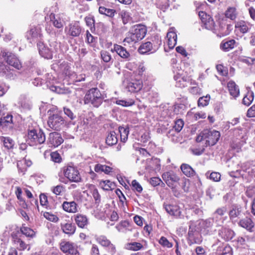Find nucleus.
Listing matches in <instances>:
<instances>
[{
	"label": "nucleus",
	"instance_id": "1",
	"mask_svg": "<svg viewBox=\"0 0 255 255\" xmlns=\"http://www.w3.org/2000/svg\"><path fill=\"white\" fill-rule=\"evenodd\" d=\"M104 97L100 90L96 88L90 89L85 95L84 99L85 104H91L95 107H99L103 102Z\"/></svg>",
	"mask_w": 255,
	"mask_h": 255
},
{
	"label": "nucleus",
	"instance_id": "2",
	"mask_svg": "<svg viewBox=\"0 0 255 255\" xmlns=\"http://www.w3.org/2000/svg\"><path fill=\"white\" fill-rule=\"evenodd\" d=\"M146 33V27L143 25H136L133 32L124 40V45L135 43L144 37Z\"/></svg>",
	"mask_w": 255,
	"mask_h": 255
},
{
	"label": "nucleus",
	"instance_id": "3",
	"mask_svg": "<svg viewBox=\"0 0 255 255\" xmlns=\"http://www.w3.org/2000/svg\"><path fill=\"white\" fill-rule=\"evenodd\" d=\"M45 141V135L41 130L32 129L27 133V141L31 146L41 144Z\"/></svg>",
	"mask_w": 255,
	"mask_h": 255
},
{
	"label": "nucleus",
	"instance_id": "4",
	"mask_svg": "<svg viewBox=\"0 0 255 255\" xmlns=\"http://www.w3.org/2000/svg\"><path fill=\"white\" fill-rule=\"evenodd\" d=\"M47 124L48 127L53 130H59L65 125L64 118L58 114H50Z\"/></svg>",
	"mask_w": 255,
	"mask_h": 255
},
{
	"label": "nucleus",
	"instance_id": "5",
	"mask_svg": "<svg viewBox=\"0 0 255 255\" xmlns=\"http://www.w3.org/2000/svg\"><path fill=\"white\" fill-rule=\"evenodd\" d=\"M63 172L64 176L70 181L79 182L81 181V177L76 167L72 166L64 167Z\"/></svg>",
	"mask_w": 255,
	"mask_h": 255
},
{
	"label": "nucleus",
	"instance_id": "6",
	"mask_svg": "<svg viewBox=\"0 0 255 255\" xmlns=\"http://www.w3.org/2000/svg\"><path fill=\"white\" fill-rule=\"evenodd\" d=\"M220 133L216 130H204L203 137L206 139V143L209 146L215 145L220 137Z\"/></svg>",
	"mask_w": 255,
	"mask_h": 255
},
{
	"label": "nucleus",
	"instance_id": "7",
	"mask_svg": "<svg viewBox=\"0 0 255 255\" xmlns=\"http://www.w3.org/2000/svg\"><path fill=\"white\" fill-rule=\"evenodd\" d=\"M63 141V139L59 133L53 132L49 134L47 143L49 147H55L62 143Z\"/></svg>",
	"mask_w": 255,
	"mask_h": 255
},
{
	"label": "nucleus",
	"instance_id": "8",
	"mask_svg": "<svg viewBox=\"0 0 255 255\" xmlns=\"http://www.w3.org/2000/svg\"><path fill=\"white\" fill-rule=\"evenodd\" d=\"M81 28L78 22H72L65 28L66 34L72 37L78 36L81 33Z\"/></svg>",
	"mask_w": 255,
	"mask_h": 255
},
{
	"label": "nucleus",
	"instance_id": "9",
	"mask_svg": "<svg viewBox=\"0 0 255 255\" xmlns=\"http://www.w3.org/2000/svg\"><path fill=\"white\" fill-rule=\"evenodd\" d=\"M160 47V41L158 40L157 42L153 46L151 42L148 41L141 44L138 48V51L141 54H145L147 52H151L153 53L155 52Z\"/></svg>",
	"mask_w": 255,
	"mask_h": 255
},
{
	"label": "nucleus",
	"instance_id": "10",
	"mask_svg": "<svg viewBox=\"0 0 255 255\" xmlns=\"http://www.w3.org/2000/svg\"><path fill=\"white\" fill-rule=\"evenodd\" d=\"M61 250L69 255H76L78 253L77 246L72 243L65 241H62L60 244Z\"/></svg>",
	"mask_w": 255,
	"mask_h": 255
},
{
	"label": "nucleus",
	"instance_id": "11",
	"mask_svg": "<svg viewBox=\"0 0 255 255\" xmlns=\"http://www.w3.org/2000/svg\"><path fill=\"white\" fill-rule=\"evenodd\" d=\"M188 239L190 244H199L202 241V237L200 233L196 230H193L191 227L189 229Z\"/></svg>",
	"mask_w": 255,
	"mask_h": 255
},
{
	"label": "nucleus",
	"instance_id": "12",
	"mask_svg": "<svg viewBox=\"0 0 255 255\" xmlns=\"http://www.w3.org/2000/svg\"><path fill=\"white\" fill-rule=\"evenodd\" d=\"M163 179L168 186H171L173 183L177 182L180 178L172 171L166 172L162 174Z\"/></svg>",
	"mask_w": 255,
	"mask_h": 255
},
{
	"label": "nucleus",
	"instance_id": "13",
	"mask_svg": "<svg viewBox=\"0 0 255 255\" xmlns=\"http://www.w3.org/2000/svg\"><path fill=\"white\" fill-rule=\"evenodd\" d=\"M4 56L6 57L7 64L18 70L21 69L22 67L21 64L15 55L11 53L9 54L5 53Z\"/></svg>",
	"mask_w": 255,
	"mask_h": 255
},
{
	"label": "nucleus",
	"instance_id": "14",
	"mask_svg": "<svg viewBox=\"0 0 255 255\" xmlns=\"http://www.w3.org/2000/svg\"><path fill=\"white\" fill-rule=\"evenodd\" d=\"M166 37L167 39V45L169 49H172L176 44L177 35L174 31L173 28H170L169 31L167 33Z\"/></svg>",
	"mask_w": 255,
	"mask_h": 255
},
{
	"label": "nucleus",
	"instance_id": "15",
	"mask_svg": "<svg viewBox=\"0 0 255 255\" xmlns=\"http://www.w3.org/2000/svg\"><path fill=\"white\" fill-rule=\"evenodd\" d=\"M37 46L39 50L40 55L46 59L52 58V51L42 42H39L37 44Z\"/></svg>",
	"mask_w": 255,
	"mask_h": 255
},
{
	"label": "nucleus",
	"instance_id": "16",
	"mask_svg": "<svg viewBox=\"0 0 255 255\" xmlns=\"http://www.w3.org/2000/svg\"><path fill=\"white\" fill-rule=\"evenodd\" d=\"M112 51H115L121 58L126 60H128L130 57V54L127 49L118 44H114V48L112 49Z\"/></svg>",
	"mask_w": 255,
	"mask_h": 255
},
{
	"label": "nucleus",
	"instance_id": "17",
	"mask_svg": "<svg viewBox=\"0 0 255 255\" xmlns=\"http://www.w3.org/2000/svg\"><path fill=\"white\" fill-rule=\"evenodd\" d=\"M235 27L241 33L245 34L249 31L251 28L252 25L245 21L241 20L236 22Z\"/></svg>",
	"mask_w": 255,
	"mask_h": 255
},
{
	"label": "nucleus",
	"instance_id": "18",
	"mask_svg": "<svg viewBox=\"0 0 255 255\" xmlns=\"http://www.w3.org/2000/svg\"><path fill=\"white\" fill-rule=\"evenodd\" d=\"M50 21L52 22L54 26L57 28H62L64 26V21L59 15H55L51 13L49 15Z\"/></svg>",
	"mask_w": 255,
	"mask_h": 255
},
{
	"label": "nucleus",
	"instance_id": "19",
	"mask_svg": "<svg viewBox=\"0 0 255 255\" xmlns=\"http://www.w3.org/2000/svg\"><path fill=\"white\" fill-rule=\"evenodd\" d=\"M142 87L141 81L133 80L128 83L127 88L131 92H136L140 91Z\"/></svg>",
	"mask_w": 255,
	"mask_h": 255
},
{
	"label": "nucleus",
	"instance_id": "20",
	"mask_svg": "<svg viewBox=\"0 0 255 255\" xmlns=\"http://www.w3.org/2000/svg\"><path fill=\"white\" fill-rule=\"evenodd\" d=\"M219 235L224 240L229 241L233 238L234 233L232 230L229 229L222 227L221 229L219 231Z\"/></svg>",
	"mask_w": 255,
	"mask_h": 255
},
{
	"label": "nucleus",
	"instance_id": "21",
	"mask_svg": "<svg viewBox=\"0 0 255 255\" xmlns=\"http://www.w3.org/2000/svg\"><path fill=\"white\" fill-rule=\"evenodd\" d=\"M227 87L232 97L236 98L239 95V88L234 81H229L227 84Z\"/></svg>",
	"mask_w": 255,
	"mask_h": 255
},
{
	"label": "nucleus",
	"instance_id": "22",
	"mask_svg": "<svg viewBox=\"0 0 255 255\" xmlns=\"http://www.w3.org/2000/svg\"><path fill=\"white\" fill-rule=\"evenodd\" d=\"M166 212L172 216L178 217L180 216L181 211L177 205H166L165 206Z\"/></svg>",
	"mask_w": 255,
	"mask_h": 255
},
{
	"label": "nucleus",
	"instance_id": "23",
	"mask_svg": "<svg viewBox=\"0 0 255 255\" xmlns=\"http://www.w3.org/2000/svg\"><path fill=\"white\" fill-rule=\"evenodd\" d=\"M64 211L69 213H76L77 212V204L74 201H64L62 204Z\"/></svg>",
	"mask_w": 255,
	"mask_h": 255
},
{
	"label": "nucleus",
	"instance_id": "24",
	"mask_svg": "<svg viewBox=\"0 0 255 255\" xmlns=\"http://www.w3.org/2000/svg\"><path fill=\"white\" fill-rule=\"evenodd\" d=\"M74 217L75 222L79 227L83 228L88 225V220L85 215L78 214Z\"/></svg>",
	"mask_w": 255,
	"mask_h": 255
},
{
	"label": "nucleus",
	"instance_id": "25",
	"mask_svg": "<svg viewBox=\"0 0 255 255\" xmlns=\"http://www.w3.org/2000/svg\"><path fill=\"white\" fill-rule=\"evenodd\" d=\"M242 208L240 206H234L230 211L229 215L230 219L232 221H236L237 218H239L242 215Z\"/></svg>",
	"mask_w": 255,
	"mask_h": 255
},
{
	"label": "nucleus",
	"instance_id": "26",
	"mask_svg": "<svg viewBox=\"0 0 255 255\" xmlns=\"http://www.w3.org/2000/svg\"><path fill=\"white\" fill-rule=\"evenodd\" d=\"M61 227L63 232L69 235L74 234L76 231V226L72 223L61 224Z\"/></svg>",
	"mask_w": 255,
	"mask_h": 255
},
{
	"label": "nucleus",
	"instance_id": "27",
	"mask_svg": "<svg viewBox=\"0 0 255 255\" xmlns=\"http://www.w3.org/2000/svg\"><path fill=\"white\" fill-rule=\"evenodd\" d=\"M236 41L234 39L223 41L220 44V48L224 51H229L234 48Z\"/></svg>",
	"mask_w": 255,
	"mask_h": 255
},
{
	"label": "nucleus",
	"instance_id": "28",
	"mask_svg": "<svg viewBox=\"0 0 255 255\" xmlns=\"http://www.w3.org/2000/svg\"><path fill=\"white\" fill-rule=\"evenodd\" d=\"M239 225L249 231H251L254 227V224L250 218H246L240 221Z\"/></svg>",
	"mask_w": 255,
	"mask_h": 255
},
{
	"label": "nucleus",
	"instance_id": "29",
	"mask_svg": "<svg viewBox=\"0 0 255 255\" xmlns=\"http://www.w3.org/2000/svg\"><path fill=\"white\" fill-rule=\"evenodd\" d=\"M118 140L117 133L114 131H111L107 135L106 142L108 145L112 146L116 144Z\"/></svg>",
	"mask_w": 255,
	"mask_h": 255
},
{
	"label": "nucleus",
	"instance_id": "30",
	"mask_svg": "<svg viewBox=\"0 0 255 255\" xmlns=\"http://www.w3.org/2000/svg\"><path fill=\"white\" fill-rule=\"evenodd\" d=\"M182 172L187 177L193 176L195 172L193 169L187 164H182L180 166Z\"/></svg>",
	"mask_w": 255,
	"mask_h": 255
},
{
	"label": "nucleus",
	"instance_id": "31",
	"mask_svg": "<svg viewBox=\"0 0 255 255\" xmlns=\"http://www.w3.org/2000/svg\"><path fill=\"white\" fill-rule=\"evenodd\" d=\"M238 15L237 9L235 7H229L225 11V16L231 20L235 19Z\"/></svg>",
	"mask_w": 255,
	"mask_h": 255
},
{
	"label": "nucleus",
	"instance_id": "32",
	"mask_svg": "<svg viewBox=\"0 0 255 255\" xmlns=\"http://www.w3.org/2000/svg\"><path fill=\"white\" fill-rule=\"evenodd\" d=\"M95 171L97 172H103L106 174H109L112 171V168L106 165L98 164L95 166Z\"/></svg>",
	"mask_w": 255,
	"mask_h": 255
},
{
	"label": "nucleus",
	"instance_id": "33",
	"mask_svg": "<svg viewBox=\"0 0 255 255\" xmlns=\"http://www.w3.org/2000/svg\"><path fill=\"white\" fill-rule=\"evenodd\" d=\"M148 165L146 167V169L150 170H155L159 167V164H158V160L156 159H149L146 161Z\"/></svg>",
	"mask_w": 255,
	"mask_h": 255
},
{
	"label": "nucleus",
	"instance_id": "34",
	"mask_svg": "<svg viewBox=\"0 0 255 255\" xmlns=\"http://www.w3.org/2000/svg\"><path fill=\"white\" fill-rule=\"evenodd\" d=\"M1 140L3 142V145L7 149H12L15 145L14 140L9 137H2Z\"/></svg>",
	"mask_w": 255,
	"mask_h": 255
},
{
	"label": "nucleus",
	"instance_id": "35",
	"mask_svg": "<svg viewBox=\"0 0 255 255\" xmlns=\"http://www.w3.org/2000/svg\"><path fill=\"white\" fill-rule=\"evenodd\" d=\"M99 11L101 14H105L108 16L113 17L116 13V10L113 9L107 8L104 6H100Z\"/></svg>",
	"mask_w": 255,
	"mask_h": 255
},
{
	"label": "nucleus",
	"instance_id": "36",
	"mask_svg": "<svg viewBox=\"0 0 255 255\" xmlns=\"http://www.w3.org/2000/svg\"><path fill=\"white\" fill-rule=\"evenodd\" d=\"M15 193L16 195L17 199L20 202V204L22 206V207L24 208H27V205L26 203L25 200L21 197L22 190L19 187H16V190L15 191Z\"/></svg>",
	"mask_w": 255,
	"mask_h": 255
},
{
	"label": "nucleus",
	"instance_id": "37",
	"mask_svg": "<svg viewBox=\"0 0 255 255\" xmlns=\"http://www.w3.org/2000/svg\"><path fill=\"white\" fill-rule=\"evenodd\" d=\"M119 132L120 133L121 141L125 142L127 139L129 133V129L128 128L120 127Z\"/></svg>",
	"mask_w": 255,
	"mask_h": 255
},
{
	"label": "nucleus",
	"instance_id": "38",
	"mask_svg": "<svg viewBox=\"0 0 255 255\" xmlns=\"http://www.w3.org/2000/svg\"><path fill=\"white\" fill-rule=\"evenodd\" d=\"M217 252L220 254L219 255H232V249L230 246L219 247Z\"/></svg>",
	"mask_w": 255,
	"mask_h": 255
},
{
	"label": "nucleus",
	"instance_id": "39",
	"mask_svg": "<svg viewBox=\"0 0 255 255\" xmlns=\"http://www.w3.org/2000/svg\"><path fill=\"white\" fill-rule=\"evenodd\" d=\"M96 239L99 244L105 247H107L111 243V241L104 236L97 237Z\"/></svg>",
	"mask_w": 255,
	"mask_h": 255
},
{
	"label": "nucleus",
	"instance_id": "40",
	"mask_svg": "<svg viewBox=\"0 0 255 255\" xmlns=\"http://www.w3.org/2000/svg\"><path fill=\"white\" fill-rule=\"evenodd\" d=\"M99 184L100 186L104 190H111L114 186V185L110 180H101Z\"/></svg>",
	"mask_w": 255,
	"mask_h": 255
},
{
	"label": "nucleus",
	"instance_id": "41",
	"mask_svg": "<svg viewBox=\"0 0 255 255\" xmlns=\"http://www.w3.org/2000/svg\"><path fill=\"white\" fill-rule=\"evenodd\" d=\"M142 245L139 243H128L126 245V249L134 251H138L142 248Z\"/></svg>",
	"mask_w": 255,
	"mask_h": 255
},
{
	"label": "nucleus",
	"instance_id": "42",
	"mask_svg": "<svg viewBox=\"0 0 255 255\" xmlns=\"http://www.w3.org/2000/svg\"><path fill=\"white\" fill-rule=\"evenodd\" d=\"M12 123V116L10 115H7L6 116L1 118L0 120V125L1 126H7Z\"/></svg>",
	"mask_w": 255,
	"mask_h": 255
},
{
	"label": "nucleus",
	"instance_id": "43",
	"mask_svg": "<svg viewBox=\"0 0 255 255\" xmlns=\"http://www.w3.org/2000/svg\"><path fill=\"white\" fill-rule=\"evenodd\" d=\"M210 99V96L209 95L206 96L200 97L198 101V104L199 106L205 107L208 105Z\"/></svg>",
	"mask_w": 255,
	"mask_h": 255
},
{
	"label": "nucleus",
	"instance_id": "44",
	"mask_svg": "<svg viewBox=\"0 0 255 255\" xmlns=\"http://www.w3.org/2000/svg\"><path fill=\"white\" fill-rule=\"evenodd\" d=\"M213 220L208 219L206 220H202L200 222V225L201 228L207 229L210 228L213 225Z\"/></svg>",
	"mask_w": 255,
	"mask_h": 255
},
{
	"label": "nucleus",
	"instance_id": "45",
	"mask_svg": "<svg viewBox=\"0 0 255 255\" xmlns=\"http://www.w3.org/2000/svg\"><path fill=\"white\" fill-rule=\"evenodd\" d=\"M160 245L162 247L167 248H171L173 246V244L170 243L166 238L162 236L161 237L158 241Z\"/></svg>",
	"mask_w": 255,
	"mask_h": 255
},
{
	"label": "nucleus",
	"instance_id": "46",
	"mask_svg": "<svg viewBox=\"0 0 255 255\" xmlns=\"http://www.w3.org/2000/svg\"><path fill=\"white\" fill-rule=\"evenodd\" d=\"M43 216L47 220H48L51 222H54V223L57 222L59 220V218L57 216L53 215L52 214H51L49 212H44Z\"/></svg>",
	"mask_w": 255,
	"mask_h": 255
},
{
	"label": "nucleus",
	"instance_id": "47",
	"mask_svg": "<svg viewBox=\"0 0 255 255\" xmlns=\"http://www.w3.org/2000/svg\"><path fill=\"white\" fill-rule=\"evenodd\" d=\"M254 100L253 93H248L243 99V103L247 106H249Z\"/></svg>",
	"mask_w": 255,
	"mask_h": 255
},
{
	"label": "nucleus",
	"instance_id": "48",
	"mask_svg": "<svg viewBox=\"0 0 255 255\" xmlns=\"http://www.w3.org/2000/svg\"><path fill=\"white\" fill-rule=\"evenodd\" d=\"M21 233L27 237H33L34 235V232L30 228L22 226L20 229Z\"/></svg>",
	"mask_w": 255,
	"mask_h": 255
},
{
	"label": "nucleus",
	"instance_id": "49",
	"mask_svg": "<svg viewBox=\"0 0 255 255\" xmlns=\"http://www.w3.org/2000/svg\"><path fill=\"white\" fill-rule=\"evenodd\" d=\"M52 192L56 195H59L65 191V187L62 185H58L51 188Z\"/></svg>",
	"mask_w": 255,
	"mask_h": 255
},
{
	"label": "nucleus",
	"instance_id": "50",
	"mask_svg": "<svg viewBox=\"0 0 255 255\" xmlns=\"http://www.w3.org/2000/svg\"><path fill=\"white\" fill-rule=\"evenodd\" d=\"M10 72L9 67L3 63H0V75L2 76L7 75Z\"/></svg>",
	"mask_w": 255,
	"mask_h": 255
},
{
	"label": "nucleus",
	"instance_id": "51",
	"mask_svg": "<svg viewBox=\"0 0 255 255\" xmlns=\"http://www.w3.org/2000/svg\"><path fill=\"white\" fill-rule=\"evenodd\" d=\"M101 56L103 60L105 62H109L111 60V55L107 51L102 50L101 52Z\"/></svg>",
	"mask_w": 255,
	"mask_h": 255
},
{
	"label": "nucleus",
	"instance_id": "52",
	"mask_svg": "<svg viewBox=\"0 0 255 255\" xmlns=\"http://www.w3.org/2000/svg\"><path fill=\"white\" fill-rule=\"evenodd\" d=\"M228 25H221L219 28V32L221 36H224L230 33Z\"/></svg>",
	"mask_w": 255,
	"mask_h": 255
},
{
	"label": "nucleus",
	"instance_id": "53",
	"mask_svg": "<svg viewBox=\"0 0 255 255\" xmlns=\"http://www.w3.org/2000/svg\"><path fill=\"white\" fill-rule=\"evenodd\" d=\"M174 78L175 80L176 81V86L180 88L184 87L185 86V81L183 78L180 77L178 76H174Z\"/></svg>",
	"mask_w": 255,
	"mask_h": 255
},
{
	"label": "nucleus",
	"instance_id": "54",
	"mask_svg": "<svg viewBox=\"0 0 255 255\" xmlns=\"http://www.w3.org/2000/svg\"><path fill=\"white\" fill-rule=\"evenodd\" d=\"M116 103L117 105H121L124 107H128L134 104V102L130 100L129 101H125V100H117Z\"/></svg>",
	"mask_w": 255,
	"mask_h": 255
},
{
	"label": "nucleus",
	"instance_id": "55",
	"mask_svg": "<svg viewBox=\"0 0 255 255\" xmlns=\"http://www.w3.org/2000/svg\"><path fill=\"white\" fill-rule=\"evenodd\" d=\"M183 126L184 122L183 120L178 119L176 121L174 128L176 131L179 132L182 129Z\"/></svg>",
	"mask_w": 255,
	"mask_h": 255
},
{
	"label": "nucleus",
	"instance_id": "56",
	"mask_svg": "<svg viewBox=\"0 0 255 255\" xmlns=\"http://www.w3.org/2000/svg\"><path fill=\"white\" fill-rule=\"evenodd\" d=\"M51 90L58 94H63L68 93V90L61 88L58 86H52Z\"/></svg>",
	"mask_w": 255,
	"mask_h": 255
},
{
	"label": "nucleus",
	"instance_id": "57",
	"mask_svg": "<svg viewBox=\"0 0 255 255\" xmlns=\"http://www.w3.org/2000/svg\"><path fill=\"white\" fill-rule=\"evenodd\" d=\"M51 160L54 162L59 163L61 162V158L57 152H52L50 154Z\"/></svg>",
	"mask_w": 255,
	"mask_h": 255
},
{
	"label": "nucleus",
	"instance_id": "58",
	"mask_svg": "<svg viewBox=\"0 0 255 255\" xmlns=\"http://www.w3.org/2000/svg\"><path fill=\"white\" fill-rule=\"evenodd\" d=\"M40 203L42 206L46 208L48 207V201L47 196L44 194H41L39 196Z\"/></svg>",
	"mask_w": 255,
	"mask_h": 255
},
{
	"label": "nucleus",
	"instance_id": "59",
	"mask_svg": "<svg viewBox=\"0 0 255 255\" xmlns=\"http://www.w3.org/2000/svg\"><path fill=\"white\" fill-rule=\"evenodd\" d=\"M92 194L94 199H95L96 204H99L101 201V196L97 189H94L92 191Z\"/></svg>",
	"mask_w": 255,
	"mask_h": 255
},
{
	"label": "nucleus",
	"instance_id": "60",
	"mask_svg": "<svg viewBox=\"0 0 255 255\" xmlns=\"http://www.w3.org/2000/svg\"><path fill=\"white\" fill-rule=\"evenodd\" d=\"M133 190H136L138 193H141L142 191V188L140 184L135 180H133L131 182Z\"/></svg>",
	"mask_w": 255,
	"mask_h": 255
},
{
	"label": "nucleus",
	"instance_id": "61",
	"mask_svg": "<svg viewBox=\"0 0 255 255\" xmlns=\"http://www.w3.org/2000/svg\"><path fill=\"white\" fill-rule=\"evenodd\" d=\"M63 111L65 114L70 120H73L75 118V116L70 109L66 107L63 108Z\"/></svg>",
	"mask_w": 255,
	"mask_h": 255
},
{
	"label": "nucleus",
	"instance_id": "62",
	"mask_svg": "<svg viewBox=\"0 0 255 255\" xmlns=\"http://www.w3.org/2000/svg\"><path fill=\"white\" fill-rule=\"evenodd\" d=\"M14 243L17 245H19V250H24L25 249H26V248H27V245L23 241H22L21 239H19V238L16 239L14 240Z\"/></svg>",
	"mask_w": 255,
	"mask_h": 255
},
{
	"label": "nucleus",
	"instance_id": "63",
	"mask_svg": "<svg viewBox=\"0 0 255 255\" xmlns=\"http://www.w3.org/2000/svg\"><path fill=\"white\" fill-rule=\"evenodd\" d=\"M209 178L213 181L218 182L220 180L221 175L218 172H213L210 174Z\"/></svg>",
	"mask_w": 255,
	"mask_h": 255
},
{
	"label": "nucleus",
	"instance_id": "64",
	"mask_svg": "<svg viewBox=\"0 0 255 255\" xmlns=\"http://www.w3.org/2000/svg\"><path fill=\"white\" fill-rule=\"evenodd\" d=\"M120 15L122 18L123 22L124 24H126L128 23V19H129V14L128 12H126V11L123 10L120 12Z\"/></svg>",
	"mask_w": 255,
	"mask_h": 255
}]
</instances>
